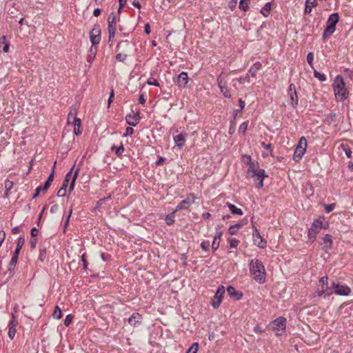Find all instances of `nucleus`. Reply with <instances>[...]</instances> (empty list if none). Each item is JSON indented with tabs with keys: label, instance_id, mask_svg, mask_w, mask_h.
<instances>
[{
	"label": "nucleus",
	"instance_id": "a211bd4d",
	"mask_svg": "<svg viewBox=\"0 0 353 353\" xmlns=\"http://www.w3.org/2000/svg\"><path fill=\"white\" fill-rule=\"evenodd\" d=\"M71 119H73L74 128L76 127L80 128L81 123V119L77 118V111L75 110H71L68 115L67 122L68 125H70Z\"/></svg>",
	"mask_w": 353,
	"mask_h": 353
},
{
	"label": "nucleus",
	"instance_id": "37998d69",
	"mask_svg": "<svg viewBox=\"0 0 353 353\" xmlns=\"http://www.w3.org/2000/svg\"><path fill=\"white\" fill-rule=\"evenodd\" d=\"M318 1L317 0H305V6H309L311 8H314L317 6Z\"/></svg>",
	"mask_w": 353,
	"mask_h": 353
},
{
	"label": "nucleus",
	"instance_id": "58836bf2",
	"mask_svg": "<svg viewBox=\"0 0 353 353\" xmlns=\"http://www.w3.org/2000/svg\"><path fill=\"white\" fill-rule=\"evenodd\" d=\"M314 77L317 78L320 81L323 82L326 80V77L324 74L317 71H314Z\"/></svg>",
	"mask_w": 353,
	"mask_h": 353
},
{
	"label": "nucleus",
	"instance_id": "c85d7f7f",
	"mask_svg": "<svg viewBox=\"0 0 353 353\" xmlns=\"http://www.w3.org/2000/svg\"><path fill=\"white\" fill-rule=\"evenodd\" d=\"M175 210L168 215L165 216V223L168 225H172L174 223V218H175Z\"/></svg>",
	"mask_w": 353,
	"mask_h": 353
},
{
	"label": "nucleus",
	"instance_id": "f704fd0d",
	"mask_svg": "<svg viewBox=\"0 0 353 353\" xmlns=\"http://www.w3.org/2000/svg\"><path fill=\"white\" fill-rule=\"evenodd\" d=\"M250 0H241L239 3V8L243 11H247L249 8Z\"/></svg>",
	"mask_w": 353,
	"mask_h": 353
},
{
	"label": "nucleus",
	"instance_id": "603ef678",
	"mask_svg": "<svg viewBox=\"0 0 353 353\" xmlns=\"http://www.w3.org/2000/svg\"><path fill=\"white\" fill-rule=\"evenodd\" d=\"M56 163L57 162L55 161L54 163V165H53V167H52V172L50 173V174L49 175L48 178V180L46 181L49 182V183H52V181H53L54 179V169H55V165H56Z\"/></svg>",
	"mask_w": 353,
	"mask_h": 353
},
{
	"label": "nucleus",
	"instance_id": "473e14b6",
	"mask_svg": "<svg viewBox=\"0 0 353 353\" xmlns=\"http://www.w3.org/2000/svg\"><path fill=\"white\" fill-rule=\"evenodd\" d=\"M330 288H328V286H327V289H319L318 290L316 293V295L318 296H322L323 294H325L326 296H330L331 294H333V292L332 291H329Z\"/></svg>",
	"mask_w": 353,
	"mask_h": 353
},
{
	"label": "nucleus",
	"instance_id": "b1692460",
	"mask_svg": "<svg viewBox=\"0 0 353 353\" xmlns=\"http://www.w3.org/2000/svg\"><path fill=\"white\" fill-rule=\"evenodd\" d=\"M141 319V315L139 313H133L128 319V323L132 326H135Z\"/></svg>",
	"mask_w": 353,
	"mask_h": 353
},
{
	"label": "nucleus",
	"instance_id": "f03ea898",
	"mask_svg": "<svg viewBox=\"0 0 353 353\" xmlns=\"http://www.w3.org/2000/svg\"><path fill=\"white\" fill-rule=\"evenodd\" d=\"M332 85L335 97L337 100L343 101L348 97L349 92L341 76L338 75L336 77Z\"/></svg>",
	"mask_w": 353,
	"mask_h": 353
},
{
	"label": "nucleus",
	"instance_id": "bb28decb",
	"mask_svg": "<svg viewBox=\"0 0 353 353\" xmlns=\"http://www.w3.org/2000/svg\"><path fill=\"white\" fill-rule=\"evenodd\" d=\"M10 43L6 41V37L3 36L0 38V48H3V51L4 52H8L9 51Z\"/></svg>",
	"mask_w": 353,
	"mask_h": 353
},
{
	"label": "nucleus",
	"instance_id": "5701e85b",
	"mask_svg": "<svg viewBox=\"0 0 353 353\" xmlns=\"http://www.w3.org/2000/svg\"><path fill=\"white\" fill-rule=\"evenodd\" d=\"M174 141L177 146L181 148L185 145V136L182 133L177 134L174 137Z\"/></svg>",
	"mask_w": 353,
	"mask_h": 353
},
{
	"label": "nucleus",
	"instance_id": "bf43d9fd",
	"mask_svg": "<svg viewBox=\"0 0 353 353\" xmlns=\"http://www.w3.org/2000/svg\"><path fill=\"white\" fill-rule=\"evenodd\" d=\"M134 133V130L132 127H128L125 130V137L131 136Z\"/></svg>",
	"mask_w": 353,
	"mask_h": 353
},
{
	"label": "nucleus",
	"instance_id": "8fccbe9b",
	"mask_svg": "<svg viewBox=\"0 0 353 353\" xmlns=\"http://www.w3.org/2000/svg\"><path fill=\"white\" fill-rule=\"evenodd\" d=\"M210 242L208 241H204L201 242V248L204 251L208 250L210 248Z\"/></svg>",
	"mask_w": 353,
	"mask_h": 353
},
{
	"label": "nucleus",
	"instance_id": "dca6fc26",
	"mask_svg": "<svg viewBox=\"0 0 353 353\" xmlns=\"http://www.w3.org/2000/svg\"><path fill=\"white\" fill-rule=\"evenodd\" d=\"M18 324L17 318L14 314H12V319L8 323V336L13 339L16 334V327Z\"/></svg>",
	"mask_w": 353,
	"mask_h": 353
},
{
	"label": "nucleus",
	"instance_id": "13d9d810",
	"mask_svg": "<svg viewBox=\"0 0 353 353\" xmlns=\"http://www.w3.org/2000/svg\"><path fill=\"white\" fill-rule=\"evenodd\" d=\"M239 229H237L236 228V226H234V225L230 226L229 230H228V232L231 234V235H234V234H236L238 232Z\"/></svg>",
	"mask_w": 353,
	"mask_h": 353
},
{
	"label": "nucleus",
	"instance_id": "052dcab7",
	"mask_svg": "<svg viewBox=\"0 0 353 353\" xmlns=\"http://www.w3.org/2000/svg\"><path fill=\"white\" fill-rule=\"evenodd\" d=\"M37 243V239L32 238L30 240V244L31 248H32V249L35 248Z\"/></svg>",
	"mask_w": 353,
	"mask_h": 353
},
{
	"label": "nucleus",
	"instance_id": "f257e3e1",
	"mask_svg": "<svg viewBox=\"0 0 353 353\" xmlns=\"http://www.w3.org/2000/svg\"><path fill=\"white\" fill-rule=\"evenodd\" d=\"M250 272L254 276L255 281L259 283H263L265 281L266 271L263 263L257 259H252L250 262Z\"/></svg>",
	"mask_w": 353,
	"mask_h": 353
},
{
	"label": "nucleus",
	"instance_id": "3c124183",
	"mask_svg": "<svg viewBox=\"0 0 353 353\" xmlns=\"http://www.w3.org/2000/svg\"><path fill=\"white\" fill-rule=\"evenodd\" d=\"M230 248H236L239 245V241L236 239H230Z\"/></svg>",
	"mask_w": 353,
	"mask_h": 353
},
{
	"label": "nucleus",
	"instance_id": "412c9836",
	"mask_svg": "<svg viewBox=\"0 0 353 353\" xmlns=\"http://www.w3.org/2000/svg\"><path fill=\"white\" fill-rule=\"evenodd\" d=\"M189 81L188 73L181 72L177 79V85L181 88H185Z\"/></svg>",
	"mask_w": 353,
	"mask_h": 353
},
{
	"label": "nucleus",
	"instance_id": "e2e57ef3",
	"mask_svg": "<svg viewBox=\"0 0 353 353\" xmlns=\"http://www.w3.org/2000/svg\"><path fill=\"white\" fill-rule=\"evenodd\" d=\"M30 233H31V236L33 238H34L35 236H37L38 235L39 230L36 228H33L31 229Z\"/></svg>",
	"mask_w": 353,
	"mask_h": 353
},
{
	"label": "nucleus",
	"instance_id": "79ce46f5",
	"mask_svg": "<svg viewBox=\"0 0 353 353\" xmlns=\"http://www.w3.org/2000/svg\"><path fill=\"white\" fill-rule=\"evenodd\" d=\"M240 83H250V77L249 74H247L245 77H241L236 79Z\"/></svg>",
	"mask_w": 353,
	"mask_h": 353
},
{
	"label": "nucleus",
	"instance_id": "680f3d73",
	"mask_svg": "<svg viewBox=\"0 0 353 353\" xmlns=\"http://www.w3.org/2000/svg\"><path fill=\"white\" fill-rule=\"evenodd\" d=\"M127 0H119V7L118 9V13L119 14L121 12V10L123 8V7L125 6Z\"/></svg>",
	"mask_w": 353,
	"mask_h": 353
},
{
	"label": "nucleus",
	"instance_id": "393cba45",
	"mask_svg": "<svg viewBox=\"0 0 353 353\" xmlns=\"http://www.w3.org/2000/svg\"><path fill=\"white\" fill-rule=\"evenodd\" d=\"M221 236H222L221 232H220V231L216 232V234L214 236L213 242L212 243V248L213 251H215L218 249V248L219 246V241H218V240H219L221 239Z\"/></svg>",
	"mask_w": 353,
	"mask_h": 353
},
{
	"label": "nucleus",
	"instance_id": "f8f14e48",
	"mask_svg": "<svg viewBox=\"0 0 353 353\" xmlns=\"http://www.w3.org/2000/svg\"><path fill=\"white\" fill-rule=\"evenodd\" d=\"M288 94L290 99V104L292 108H296L298 105L299 98L296 90V87L294 83H291L289 85L288 90Z\"/></svg>",
	"mask_w": 353,
	"mask_h": 353
},
{
	"label": "nucleus",
	"instance_id": "f3484780",
	"mask_svg": "<svg viewBox=\"0 0 353 353\" xmlns=\"http://www.w3.org/2000/svg\"><path fill=\"white\" fill-rule=\"evenodd\" d=\"M332 236L328 234H325V236L322 239V241L321 243L322 250L325 252H328L332 248Z\"/></svg>",
	"mask_w": 353,
	"mask_h": 353
},
{
	"label": "nucleus",
	"instance_id": "39448f33",
	"mask_svg": "<svg viewBox=\"0 0 353 353\" xmlns=\"http://www.w3.org/2000/svg\"><path fill=\"white\" fill-rule=\"evenodd\" d=\"M248 174L249 176L254 179V181L259 180V182L257 188H262L263 186V180L268 176L263 169H257L254 164H250L248 170Z\"/></svg>",
	"mask_w": 353,
	"mask_h": 353
},
{
	"label": "nucleus",
	"instance_id": "72a5a7b5",
	"mask_svg": "<svg viewBox=\"0 0 353 353\" xmlns=\"http://www.w3.org/2000/svg\"><path fill=\"white\" fill-rule=\"evenodd\" d=\"M52 316H53V318L57 319H60L61 318V316H62L61 310L58 305L55 306L54 310L52 314Z\"/></svg>",
	"mask_w": 353,
	"mask_h": 353
},
{
	"label": "nucleus",
	"instance_id": "7ed1b4c3",
	"mask_svg": "<svg viewBox=\"0 0 353 353\" xmlns=\"http://www.w3.org/2000/svg\"><path fill=\"white\" fill-rule=\"evenodd\" d=\"M328 226V224L325 221V218L323 216H319L318 219H315L311 225V228L308 230L307 236L309 240L312 243H313L319 232L322 229H326Z\"/></svg>",
	"mask_w": 353,
	"mask_h": 353
},
{
	"label": "nucleus",
	"instance_id": "de8ad7c7",
	"mask_svg": "<svg viewBox=\"0 0 353 353\" xmlns=\"http://www.w3.org/2000/svg\"><path fill=\"white\" fill-rule=\"evenodd\" d=\"M313 60H314V54H313V52H310L307 55V61L308 64L312 67Z\"/></svg>",
	"mask_w": 353,
	"mask_h": 353
},
{
	"label": "nucleus",
	"instance_id": "7c9ffc66",
	"mask_svg": "<svg viewBox=\"0 0 353 353\" xmlns=\"http://www.w3.org/2000/svg\"><path fill=\"white\" fill-rule=\"evenodd\" d=\"M270 10H271V4L270 2H268L265 4V6L261 8V13L264 16V17H268L270 13Z\"/></svg>",
	"mask_w": 353,
	"mask_h": 353
},
{
	"label": "nucleus",
	"instance_id": "5fc2aeb1",
	"mask_svg": "<svg viewBox=\"0 0 353 353\" xmlns=\"http://www.w3.org/2000/svg\"><path fill=\"white\" fill-rule=\"evenodd\" d=\"M261 145L266 150H268L270 152V155L272 156V144L271 143H268L266 144L264 142H262L261 143Z\"/></svg>",
	"mask_w": 353,
	"mask_h": 353
},
{
	"label": "nucleus",
	"instance_id": "4468645a",
	"mask_svg": "<svg viewBox=\"0 0 353 353\" xmlns=\"http://www.w3.org/2000/svg\"><path fill=\"white\" fill-rule=\"evenodd\" d=\"M90 39L92 46L97 45L101 41V30L99 26L94 27L90 32Z\"/></svg>",
	"mask_w": 353,
	"mask_h": 353
},
{
	"label": "nucleus",
	"instance_id": "6e6d98bb",
	"mask_svg": "<svg viewBox=\"0 0 353 353\" xmlns=\"http://www.w3.org/2000/svg\"><path fill=\"white\" fill-rule=\"evenodd\" d=\"M5 187H6V194H8L9 190H10L12 188V181H8V180L6 181V182H5Z\"/></svg>",
	"mask_w": 353,
	"mask_h": 353
},
{
	"label": "nucleus",
	"instance_id": "e433bc0d",
	"mask_svg": "<svg viewBox=\"0 0 353 353\" xmlns=\"http://www.w3.org/2000/svg\"><path fill=\"white\" fill-rule=\"evenodd\" d=\"M199 350V343H194L191 345V347L188 350L186 353H197Z\"/></svg>",
	"mask_w": 353,
	"mask_h": 353
},
{
	"label": "nucleus",
	"instance_id": "6ab92c4d",
	"mask_svg": "<svg viewBox=\"0 0 353 353\" xmlns=\"http://www.w3.org/2000/svg\"><path fill=\"white\" fill-rule=\"evenodd\" d=\"M335 287L334 293L338 295L341 296H347L349 295L351 292V289L347 286L343 285L337 284Z\"/></svg>",
	"mask_w": 353,
	"mask_h": 353
},
{
	"label": "nucleus",
	"instance_id": "c756f323",
	"mask_svg": "<svg viewBox=\"0 0 353 353\" xmlns=\"http://www.w3.org/2000/svg\"><path fill=\"white\" fill-rule=\"evenodd\" d=\"M340 148L345 153L348 159H350L352 157V150L347 144L341 143L340 145Z\"/></svg>",
	"mask_w": 353,
	"mask_h": 353
},
{
	"label": "nucleus",
	"instance_id": "6e6552de",
	"mask_svg": "<svg viewBox=\"0 0 353 353\" xmlns=\"http://www.w3.org/2000/svg\"><path fill=\"white\" fill-rule=\"evenodd\" d=\"M286 319L280 316L272 322V326L273 330L276 332L278 336L282 335L286 328Z\"/></svg>",
	"mask_w": 353,
	"mask_h": 353
},
{
	"label": "nucleus",
	"instance_id": "0eeeda50",
	"mask_svg": "<svg viewBox=\"0 0 353 353\" xmlns=\"http://www.w3.org/2000/svg\"><path fill=\"white\" fill-rule=\"evenodd\" d=\"M79 169H77L74 173H73V168L70 170V171L66 174L62 187L64 188H67L69 185V192H72L74 189L76 179L78 176Z\"/></svg>",
	"mask_w": 353,
	"mask_h": 353
},
{
	"label": "nucleus",
	"instance_id": "423d86ee",
	"mask_svg": "<svg viewBox=\"0 0 353 353\" xmlns=\"http://www.w3.org/2000/svg\"><path fill=\"white\" fill-rule=\"evenodd\" d=\"M307 140L305 137H301L297 144L293 155V159L295 161H299L306 152Z\"/></svg>",
	"mask_w": 353,
	"mask_h": 353
},
{
	"label": "nucleus",
	"instance_id": "2f4dec72",
	"mask_svg": "<svg viewBox=\"0 0 353 353\" xmlns=\"http://www.w3.org/2000/svg\"><path fill=\"white\" fill-rule=\"evenodd\" d=\"M111 150L112 152H114L118 157H121L124 151V148L121 143L119 147L113 145Z\"/></svg>",
	"mask_w": 353,
	"mask_h": 353
},
{
	"label": "nucleus",
	"instance_id": "9b49d317",
	"mask_svg": "<svg viewBox=\"0 0 353 353\" xmlns=\"http://www.w3.org/2000/svg\"><path fill=\"white\" fill-rule=\"evenodd\" d=\"M216 82L220 89V91L223 94V96L228 99L231 98L232 95L230 94V88L227 85V81L222 77V74H221L217 77Z\"/></svg>",
	"mask_w": 353,
	"mask_h": 353
},
{
	"label": "nucleus",
	"instance_id": "cd10ccee",
	"mask_svg": "<svg viewBox=\"0 0 353 353\" xmlns=\"http://www.w3.org/2000/svg\"><path fill=\"white\" fill-rule=\"evenodd\" d=\"M226 205L229 208V209H230V210L232 214H236V215H242L243 214V212L241 210V209L238 208L234 205H233V204H232L230 203H227Z\"/></svg>",
	"mask_w": 353,
	"mask_h": 353
},
{
	"label": "nucleus",
	"instance_id": "aec40b11",
	"mask_svg": "<svg viewBox=\"0 0 353 353\" xmlns=\"http://www.w3.org/2000/svg\"><path fill=\"white\" fill-rule=\"evenodd\" d=\"M139 113L137 112L133 114H128L125 117L126 123L130 126H136L139 122Z\"/></svg>",
	"mask_w": 353,
	"mask_h": 353
},
{
	"label": "nucleus",
	"instance_id": "4be33fe9",
	"mask_svg": "<svg viewBox=\"0 0 353 353\" xmlns=\"http://www.w3.org/2000/svg\"><path fill=\"white\" fill-rule=\"evenodd\" d=\"M261 68V63L260 62H256L250 68L248 74H249L250 77H255Z\"/></svg>",
	"mask_w": 353,
	"mask_h": 353
},
{
	"label": "nucleus",
	"instance_id": "c03bdc74",
	"mask_svg": "<svg viewBox=\"0 0 353 353\" xmlns=\"http://www.w3.org/2000/svg\"><path fill=\"white\" fill-rule=\"evenodd\" d=\"M147 84L150 85L159 86L158 81L153 77H150L148 79Z\"/></svg>",
	"mask_w": 353,
	"mask_h": 353
},
{
	"label": "nucleus",
	"instance_id": "69168bd1",
	"mask_svg": "<svg viewBox=\"0 0 353 353\" xmlns=\"http://www.w3.org/2000/svg\"><path fill=\"white\" fill-rule=\"evenodd\" d=\"M312 8L310 7L309 6H305V10L304 13L305 14H310L312 12Z\"/></svg>",
	"mask_w": 353,
	"mask_h": 353
},
{
	"label": "nucleus",
	"instance_id": "9d476101",
	"mask_svg": "<svg viewBox=\"0 0 353 353\" xmlns=\"http://www.w3.org/2000/svg\"><path fill=\"white\" fill-rule=\"evenodd\" d=\"M196 196L194 193H190L187 195L186 198L181 201L178 205L176 207L175 212L187 210L191 205H192L196 199Z\"/></svg>",
	"mask_w": 353,
	"mask_h": 353
},
{
	"label": "nucleus",
	"instance_id": "a878e982",
	"mask_svg": "<svg viewBox=\"0 0 353 353\" xmlns=\"http://www.w3.org/2000/svg\"><path fill=\"white\" fill-rule=\"evenodd\" d=\"M18 258L12 256L11 260L8 265V271L9 272L10 275H13L14 272L15 266L17 263Z\"/></svg>",
	"mask_w": 353,
	"mask_h": 353
},
{
	"label": "nucleus",
	"instance_id": "338daca9",
	"mask_svg": "<svg viewBox=\"0 0 353 353\" xmlns=\"http://www.w3.org/2000/svg\"><path fill=\"white\" fill-rule=\"evenodd\" d=\"M254 331L256 333H262L264 332V330L261 329L259 325H256L254 327Z\"/></svg>",
	"mask_w": 353,
	"mask_h": 353
},
{
	"label": "nucleus",
	"instance_id": "a19ab883",
	"mask_svg": "<svg viewBox=\"0 0 353 353\" xmlns=\"http://www.w3.org/2000/svg\"><path fill=\"white\" fill-rule=\"evenodd\" d=\"M25 243V239L23 236L19 237L17 242V249L21 250L22 247Z\"/></svg>",
	"mask_w": 353,
	"mask_h": 353
},
{
	"label": "nucleus",
	"instance_id": "0e129e2a",
	"mask_svg": "<svg viewBox=\"0 0 353 353\" xmlns=\"http://www.w3.org/2000/svg\"><path fill=\"white\" fill-rule=\"evenodd\" d=\"M81 261L83 262V268L86 269L87 267H88V263H87L86 259H85V254H83L81 256Z\"/></svg>",
	"mask_w": 353,
	"mask_h": 353
},
{
	"label": "nucleus",
	"instance_id": "ddd939ff",
	"mask_svg": "<svg viewBox=\"0 0 353 353\" xmlns=\"http://www.w3.org/2000/svg\"><path fill=\"white\" fill-rule=\"evenodd\" d=\"M225 294V288L223 285H220L212 301V305L214 308H218L220 305L223 295Z\"/></svg>",
	"mask_w": 353,
	"mask_h": 353
},
{
	"label": "nucleus",
	"instance_id": "864d4df0",
	"mask_svg": "<svg viewBox=\"0 0 353 353\" xmlns=\"http://www.w3.org/2000/svg\"><path fill=\"white\" fill-rule=\"evenodd\" d=\"M335 203H331V204H329V205H325V211L327 213H329L330 212H332V210H334V208H335Z\"/></svg>",
	"mask_w": 353,
	"mask_h": 353
},
{
	"label": "nucleus",
	"instance_id": "c9c22d12",
	"mask_svg": "<svg viewBox=\"0 0 353 353\" xmlns=\"http://www.w3.org/2000/svg\"><path fill=\"white\" fill-rule=\"evenodd\" d=\"M319 286L323 289H327V286H328V277L323 276L319 280Z\"/></svg>",
	"mask_w": 353,
	"mask_h": 353
},
{
	"label": "nucleus",
	"instance_id": "2eb2a0df",
	"mask_svg": "<svg viewBox=\"0 0 353 353\" xmlns=\"http://www.w3.org/2000/svg\"><path fill=\"white\" fill-rule=\"evenodd\" d=\"M253 228L252 236L254 244L259 248H265L266 246V241L262 238L259 230L254 226H253Z\"/></svg>",
	"mask_w": 353,
	"mask_h": 353
},
{
	"label": "nucleus",
	"instance_id": "a18cd8bd",
	"mask_svg": "<svg viewBox=\"0 0 353 353\" xmlns=\"http://www.w3.org/2000/svg\"><path fill=\"white\" fill-rule=\"evenodd\" d=\"M227 292L230 296H234L236 294H237V291L232 286H228L227 288Z\"/></svg>",
	"mask_w": 353,
	"mask_h": 353
},
{
	"label": "nucleus",
	"instance_id": "774afa93",
	"mask_svg": "<svg viewBox=\"0 0 353 353\" xmlns=\"http://www.w3.org/2000/svg\"><path fill=\"white\" fill-rule=\"evenodd\" d=\"M51 183L46 181L43 187H41V191H46L49 187L50 186Z\"/></svg>",
	"mask_w": 353,
	"mask_h": 353
},
{
	"label": "nucleus",
	"instance_id": "20e7f679",
	"mask_svg": "<svg viewBox=\"0 0 353 353\" xmlns=\"http://www.w3.org/2000/svg\"><path fill=\"white\" fill-rule=\"evenodd\" d=\"M339 16L338 13H333L330 15L327 21V26L323 34V39L326 40L330 35H332L336 30V25L339 22Z\"/></svg>",
	"mask_w": 353,
	"mask_h": 353
},
{
	"label": "nucleus",
	"instance_id": "4d7b16f0",
	"mask_svg": "<svg viewBox=\"0 0 353 353\" xmlns=\"http://www.w3.org/2000/svg\"><path fill=\"white\" fill-rule=\"evenodd\" d=\"M66 194V189L61 187L57 192V196L59 197H63Z\"/></svg>",
	"mask_w": 353,
	"mask_h": 353
},
{
	"label": "nucleus",
	"instance_id": "ea45409f",
	"mask_svg": "<svg viewBox=\"0 0 353 353\" xmlns=\"http://www.w3.org/2000/svg\"><path fill=\"white\" fill-rule=\"evenodd\" d=\"M46 257V248H40L39 250V260L43 262Z\"/></svg>",
	"mask_w": 353,
	"mask_h": 353
},
{
	"label": "nucleus",
	"instance_id": "1a4fd4ad",
	"mask_svg": "<svg viewBox=\"0 0 353 353\" xmlns=\"http://www.w3.org/2000/svg\"><path fill=\"white\" fill-rule=\"evenodd\" d=\"M117 17L114 13H111L108 18V28L109 33V41L113 40L117 30Z\"/></svg>",
	"mask_w": 353,
	"mask_h": 353
},
{
	"label": "nucleus",
	"instance_id": "4c0bfd02",
	"mask_svg": "<svg viewBox=\"0 0 353 353\" xmlns=\"http://www.w3.org/2000/svg\"><path fill=\"white\" fill-rule=\"evenodd\" d=\"M248 121H245V122L242 123L239 126V132L244 134L248 129Z\"/></svg>",
	"mask_w": 353,
	"mask_h": 353
},
{
	"label": "nucleus",
	"instance_id": "49530a36",
	"mask_svg": "<svg viewBox=\"0 0 353 353\" xmlns=\"http://www.w3.org/2000/svg\"><path fill=\"white\" fill-rule=\"evenodd\" d=\"M73 319V316L72 314H68L66 316L65 321H64V325L65 326H69L70 323H72V321Z\"/></svg>",
	"mask_w": 353,
	"mask_h": 353
},
{
	"label": "nucleus",
	"instance_id": "09e8293b",
	"mask_svg": "<svg viewBox=\"0 0 353 353\" xmlns=\"http://www.w3.org/2000/svg\"><path fill=\"white\" fill-rule=\"evenodd\" d=\"M127 58V54H122V53H118L116 56V59L117 61L123 62Z\"/></svg>",
	"mask_w": 353,
	"mask_h": 353
}]
</instances>
